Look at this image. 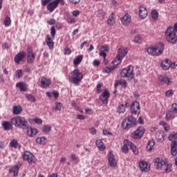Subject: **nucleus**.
I'll use <instances>...</instances> for the list:
<instances>
[{
	"instance_id": "nucleus-1",
	"label": "nucleus",
	"mask_w": 177,
	"mask_h": 177,
	"mask_svg": "<svg viewBox=\"0 0 177 177\" xmlns=\"http://www.w3.org/2000/svg\"><path fill=\"white\" fill-rule=\"evenodd\" d=\"M177 24H175L174 27L169 26L165 32V37L167 41V42H169V44H173L175 45L177 42Z\"/></svg>"
},
{
	"instance_id": "nucleus-2",
	"label": "nucleus",
	"mask_w": 177,
	"mask_h": 177,
	"mask_svg": "<svg viewBox=\"0 0 177 177\" xmlns=\"http://www.w3.org/2000/svg\"><path fill=\"white\" fill-rule=\"evenodd\" d=\"M11 122L15 128L19 129H28V122L26 120V118L21 116H17L11 118Z\"/></svg>"
},
{
	"instance_id": "nucleus-3",
	"label": "nucleus",
	"mask_w": 177,
	"mask_h": 177,
	"mask_svg": "<svg viewBox=\"0 0 177 177\" xmlns=\"http://www.w3.org/2000/svg\"><path fill=\"white\" fill-rule=\"evenodd\" d=\"M165 48L164 44L158 43L153 46H150L147 48V52L151 56H160L164 53Z\"/></svg>"
},
{
	"instance_id": "nucleus-4",
	"label": "nucleus",
	"mask_w": 177,
	"mask_h": 177,
	"mask_svg": "<svg viewBox=\"0 0 177 177\" xmlns=\"http://www.w3.org/2000/svg\"><path fill=\"white\" fill-rule=\"evenodd\" d=\"M84 78V75L79 69H75L73 71L71 72V75L68 77L70 82L75 84V85H80V82L82 81Z\"/></svg>"
},
{
	"instance_id": "nucleus-5",
	"label": "nucleus",
	"mask_w": 177,
	"mask_h": 177,
	"mask_svg": "<svg viewBox=\"0 0 177 177\" xmlns=\"http://www.w3.org/2000/svg\"><path fill=\"white\" fill-rule=\"evenodd\" d=\"M136 125V119L133 116L130 115L126 118L122 123L123 129H131L132 127Z\"/></svg>"
},
{
	"instance_id": "nucleus-6",
	"label": "nucleus",
	"mask_w": 177,
	"mask_h": 177,
	"mask_svg": "<svg viewBox=\"0 0 177 177\" xmlns=\"http://www.w3.org/2000/svg\"><path fill=\"white\" fill-rule=\"evenodd\" d=\"M120 77L122 78H128L129 81L133 80V66L129 65L128 68H123L120 72Z\"/></svg>"
},
{
	"instance_id": "nucleus-7",
	"label": "nucleus",
	"mask_w": 177,
	"mask_h": 177,
	"mask_svg": "<svg viewBox=\"0 0 177 177\" xmlns=\"http://www.w3.org/2000/svg\"><path fill=\"white\" fill-rule=\"evenodd\" d=\"M51 1H50V3L47 5V10L50 12V13H52V12H53V10H55V9L57 8V6H59V3H60L62 6L64 5V0H54V1L51 0Z\"/></svg>"
},
{
	"instance_id": "nucleus-8",
	"label": "nucleus",
	"mask_w": 177,
	"mask_h": 177,
	"mask_svg": "<svg viewBox=\"0 0 177 177\" xmlns=\"http://www.w3.org/2000/svg\"><path fill=\"white\" fill-rule=\"evenodd\" d=\"M128 54V50L124 48H120L118 49V55L116 57V60L118 63L116 64V66H118V64H121V62L124 57H125V55Z\"/></svg>"
},
{
	"instance_id": "nucleus-9",
	"label": "nucleus",
	"mask_w": 177,
	"mask_h": 177,
	"mask_svg": "<svg viewBox=\"0 0 177 177\" xmlns=\"http://www.w3.org/2000/svg\"><path fill=\"white\" fill-rule=\"evenodd\" d=\"M23 159L25 160V161H27L28 164H32L37 162V159L35 158V156L30 152V151H25L23 154Z\"/></svg>"
},
{
	"instance_id": "nucleus-10",
	"label": "nucleus",
	"mask_w": 177,
	"mask_h": 177,
	"mask_svg": "<svg viewBox=\"0 0 177 177\" xmlns=\"http://www.w3.org/2000/svg\"><path fill=\"white\" fill-rule=\"evenodd\" d=\"M35 56H37V54L32 51V48L31 47H28L27 49V62L30 64H32V63H34L35 60Z\"/></svg>"
},
{
	"instance_id": "nucleus-11",
	"label": "nucleus",
	"mask_w": 177,
	"mask_h": 177,
	"mask_svg": "<svg viewBox=\"0 0 177 177\" xmlns=\"http://www.w3.org/2000/svg\"><path fill=\"white\" fill-rule=\"evenodd\" d=\"M145 133V127H139L134 132L131 133L133 139H139L142 138Z\"/></svg>"
},
{
	"instance_id": "nucleus-12",
	"label": "nucleus",
	"mask_w": 177,
	"mask_h": 177,
	"mask_svg": "<svg viewBox=\"0 0 177 177\" xmlns=\"http://www.w3.org/2000/svg\"><path fill=\"white\" fill-rule=\"evenodd\" d=\"M109 97L110 92H109V90L107 88H105L104 92L100 96V99L104 104H107V103H109Z\"/></svg>"
},
{
	"instance_id": "nucleus-13",
	"label": "nucleus",
	"mask_w": 177,
	"mask_h": 177,
	"mask_svg": "<svg viewBox=\"0 0 177 177\" xmlns=\"http://www.w3.org/2000/svg\"><path fill=\"white\" fill-rule=\"evenodd\" d=\"M131 111L132 114H134L136 115V114L140 113V105L139 104V102L135 101L132 103L131 106Z\"/></svg>"
},
{
	"instance_id": "nucleus-14",
	"label": "nucleus",
	"mask_w": 177,
	"mask_h": 177,
	"mask_svg": "<svg viewBox=\"0 0 177 177\" xmlns=\"http://www.w3.org/2000/svg\"><path fill=\"white\" fill-rule=\"evenodd\" d=\"M147 7L145 5H141L139 8V16L141 19H145L147 17Z\"/></svg>"
},
{
	"instance_id": "nucleus-15",
	"label": "nucleus",
	"mask_w": 177,
	"mask_h": 177,
	"mask_svg": "<svg viewBox=\"0 0 177 177\" xmlns=\"http://www.w3.org/2000/svg\"><path fill=\"white\" fill-rule=\"evenodd\" d=\"M153 162L156 164V169H162V167H165V165L167 164L165 160L160 158L154 159Z\"/></svg>"
},
{
	"instance_id": "nucleus-16",
	"label": "nucleus",
	"mask_w": 177,
	"mask_h": 177,
	"mask_svg": "<svg viewBox=\"0 0 177 177\" xmlns=\"http://www.w3.org/2000/svg\"><path fill=\"white\" fill-rule=\"evenodd\" d=\"M158 80L160 84H166L167 85H171L172 84V79L167 76L160 75Z\"/></svg>"
},
{
	"instance_id": "nucleus-17",
	"label": "nucleus",
	"mask_w": 177,
	"mask_h": 177,
	"mask_svg": "<svg viewBox=\"0 0 177 177\" xmlns=\"http://www.w3.org/2000/svg\"><path fill=\"white\" fill-rule=\"evenodd\" d=\"M26 57V52L21 51L15 57V62L17 64H19L21 62H23L24 60V58Z\"/></svg>"
},
{
	"instance_id": "nucleus-18",
	"label": "nucleus",
	"mask_w": 177,
	"mask_h": 177,
	"mask_svg": "<svg viewBox=\"0 0 177 177\" xmlns=\"http://www.w3.org/2000/svg\"><path fill=\"white\" fill-rule=\"evenodd\" d=\"M108 160L110 167H117V160H115V158H114V154H113V151H109Z\"/></svg>"
},
{
	"instance_id": "nucleus-19",
	"label": "nucleus",
	"mask_w": 177,
	"mask_h": 177,
	"mask_svg": "<svg viewBox=\"0 0 177 177\" xmlns=\"http://www.w3.org/2000/svg\"><path fill=\"white\" fill-rule=\"evenodd\" d=\"M139 167L140 171H142V172H147L149 171V169H150V165H149L147 162L143 160L140 162Z\"/></svg>"
},
{
	"instance_id": "nucleus-20",
	"label": "nucleus",
	"mask_w": 177,
	"mask_h": 177,
	"mask_svg": "<svg viewBox=\"0 0 177 177\" xmlns=\"http://www.w3.org/2000/svg\"><path fill=\"white\" fill-rule=\"evenodd\" d=\"M1 125L5 131H10L13 129V124L12 122L4 120L1 122Z\"/></svg>"
},
{
	"instance_id": "nucleus-21",
	"label": "nucleus",
	"mask_w": 177,
	"mask_h": 177,
	"mask_svg": "<svg viewBox=\"0 0 177 177\" xmlns=\"http://www.w3.org/2000/svg\"><path fill=\"white\" fill-rule=\"evenodd\" d=\"M110 50V47L109 46H102L100 48V56H102L104 60H106V57L107 56V53L106 52H109Z\"/></svg>"
},
{
	"instance_id": "nucleus-22",
	"label": "nucleus",
	"mask_w": 177,
	"mask_h": 177,
	"mask_svg": "<svg viewBox=\"0 0 177 177\" xmlns=\"http://www.w3.org/2000/svg\"><path fill=\"white\" fill-rule=\"evenodd\" d=\"M46 45L48 46L49 49H53L55 48V42H53V39L49 35H46Z\"/></svg>"
},
{
	"instance_id": "nucleus-23",
	"label": "nucleus",
	"mask_w": 177,
	"mask_h": 177,
	"mask_svg": "<svg viewBox=\"0 0 177 177\" xmlns=\"http://www.w3.org/2000/svg\"><path fill=\"white\" fill-rule=\"evenodd\" d=\"M124 143H127L128 146H130L134 154L138 155L139 153V151H138V148H136V146H135V145L132 143V142H131L129 140H125Z\"/></svg>"
},
{
	"instance_id": "nucleus-24",
	"label": "nucleus",
	"mask_w": 177,
	"mask_h": 177,
	"mask_svg": "<svg viewBox=\"0 0 177 177\" xmlns=\"http://www.w3.org/2000/svg\"><path fill=\"white\" fill-rule=\"evenodd\" d=\"M169 67H171V60L165 59L161 62V68L162 70H169Z\"/></svg>"
},
{
	"instance_id": "nucleus-25",
	"label": "nucleus",
	"mask_w": 177,
	"mask_h": 177,
	"mask_svg": "<svg viewBox=\"0 0 177 177\" xmlns=\"http://www.w3.org/2000/svg\"><path fill=\"white\" fill-rule=\"evenodd\" d=\"M156 138L159 142H164V140H165V136L164 135V131H158L156 133Z\"/></svg>"
},
{
	"instance_id": "nucleus-26",
	"label": "nucleus",
	"mask_w": 177,
	"mask_h": 177,
	"mask_svg": "<svg viewBox=\"0 0 177 177\" xmlns=\"http://www.w3.org/2000/svg\"><path fill=\"white\" fill-rule=\"evenodd\" d=\"M95 145L100 151H104V150H106V147L103 144V141L102 140H97L95 142Z\"/></svg>"
},
{
	"instance_id": "nucleus-27",
	"label": "nucleus",
	"mask_w": 177,
	"mask_h": 177,
	"mask_svg": "<svg viewBox=\"0 0 177 177\" xmlns=\"http://www.w3.org/2000/svg\"><path fill=\"white\" fill-rule=\"evenodd\" d=\"M23 111V108L21 106H14L12 109V114L15 115H19V114H21V112Z\"/></svg>"
},
{
	"instance_id": "nucleus-28",
	"label": "nucleus",
	"mask_w": 177,
	"mask_h": 177,
	"mask_svg": "<svg viewBox=\"0 0 177 177\" xmlns=\"http://www.w3.org/2000/svg\"><path fill=\"white\" fill-rule=\"evenodd\" d=\"M50 80L47 79L46 77H43L41 78V88H48V86H49V85H50Z\"/></svg>"
},
{
	"instance_id": "nucleus-29",
	"label": "nucleus",
	"mask_w": 177,
	"mask_h": 177,
	"mask_svg": "<svg viewBox=\"0 0 177 177\" xmlns=\"http://www.w3.org/2000/svg\"><path fill=\"white\" fill-rule=\"evenodd\" d=\"M38 133V130L37 129H33L32 127H30L27 130V135L28 136H30V138H32L33 136H35Z\"/></svg>"
},
{
	"instance_id": "nucleus-30",
	"label": "nucleus",
	"mask_w": 177,
	"mask_h": 177,
	"mask_svg": "<svg viewBox=\"0 0 177 177\" xmlns=\"http://www.w3.org/2000/svg\"><path fill=\"white\" fill-rule=\"evenodd\" d=\"M177 142L176 141H174L171 144V156H176L177 154Z\"/></svg>"
},
{
	"instance_id": "nucleus-31",
	"label": "nucleus",
	"mask_w": 177,
	"mask_h": 177,
	"mask_svg": "<svg viewBox=\"0 0 177 177\" xmlns=\"http://www.w3.org/2000/svg\"><path fill=\"white\" fill-rule=\"evenodd\" d=\"M16 87L19 88L21 92H26L27 91V84L25 82H18L16 84Z\"/></svg>"
},
{
	"instance_id": "nucleus-32",
	"label": "nucleus",
	"mask_w": 177,
	"mask_h": 177,
	"mask_svg": "<svg viewBox=\"0 0 177 177\" xmlns=\"http://www.w3.org/2000/svg\"><path fill=\"white\" fill-rule=\"evenodd\" d=\"M132 19L131 15L128 13H126L122 17L120 18V21L122 23H131Z\"/></svg>"
},
{
	"instance_id": "nucleus-33",
	"label": "nucleus",
	"mask_w": 177,
	"mask_h": 177,
	"mask_svg": "<svg viewBox=\"0 0 177 177\" xmlns=\"http://www.w3.org/2000/svg\"><path fill=\"white\" fill-rule=\"evenodd\" d=\"M10 174H13V176H17L19 175V166L15 165L12 167L9 170Z\"/></svg>"
},
{
	"instance_id": "nucleus-34",
	"label": "nucleus",
	"mask_w": 177,
	"mask_h": 177,
	"mask_svg": "<svg viewBox=\"0 0 177 177\" xmlns=\"http://www.w3.org/2000/svg\"><path fill=\"white\" fill-rule=\"evenodd\" d=\"M84 59V55H80L76 58L73 59V64L75 66H78V64H81V62H82V59Z\"/></svg>"
},
{
	"instance_id": "nucleus-35",
	"label": "nucleus",
	"mask_w": 177,
	"mask_h": 177,
	"mask_svg": "<svg viewBox=\"0 0 177 177\" xmlns=\"http://www.w3.org/2000/svg\"><path fill=\"white\" fill-rule=\"evenodd\" d=\"M154 145H156V142H154V140H149L147 145V151H151V150H153V148L154 147Z\"/></svg>"
},
{
	"instance_id": "nucleus-36",
	"label": "nucleus",
	"mask_w": 177,
	"mask_h": 177,
	"mask_svg": "<svg viewBox=\"0 0 177 177\" xmlns=\"http://www.w3.org/2000/svg\"><path fill=\"white\" fill-rule=\"evenodd\" d=\"M36 142L39 145H45L46 143V137H38L36 138Z\"/></svg>"
},
{
	"instance_id": "nucleus-37",
	"label": "nucleus",
	"mask_w": 177,
	"mask_h": 177,
	"mask_svg": "<svg viewBox=\"0 0 177 177\" xmlns=\"http://www.w3.org/2000/svg\"><path fill=\"white\" fill-rule=\"evenodd\" d=\"M166 118L167 120H174L175 116H174V112L171 111H169L166 113Z\"/></svg>"
},
{
	"instance_id": "nucleus-38",
	"label": "nucleus",
	"mask_w": 177,
	"mask_h": 177,
	"mask_svg": "<svg viewBox=\"0 0 177 177\" xmlns=\"http://www.w3.org/2000/svg\"><path fill=\"white\" fill-rule=\"evenodd\" d=\"M26 97L28 102H30V103H35V97L32 96V95L26 94Z\"/></svg>"
},
{
	"instance_id": "nucleus-39",
	"label": "nucleus",
	"mask_w": 177,
	"mask_h": 177,
	"mask_svg": "<svg viewBox=\"0 0 177 177\" xmlns=\"http://www.w3.org/2000/svg\"><path fill=\"white\" fill-rule=\"evenodd\" d=\"M160 125H162L164 128V130L165 131V132H168L169 131V125H168V124L164 121H161L160 122Z\"/></svg>"
},
{
	"instance_id": "nucleus-40",
	"label": "nucleus",
	"mask_w": 177,
	"mask_h": 177,
	"mask_svg": "<svg viewBox=\"0 0 177 177\" xmlns=\"http://www.w3.org/2000/svg\"><path fill=\"white\" fill-rule=\"evenodd\" d=\"M165 167H166V168L165 169V172L166 174H169V172H171V171H172V165H171V164H167V163H166V165H165Z\"/></svg>"
},
{
	"instance_id": "nucleus-41",
	"label": "nucleus",
	"mask_w": 177,
	"mask_h": 177,
	"mask_svg": "<svg viewBox=\"0 0 177 177\" xmlns=\"http://www.w3.org/2000/svg\"><path fill=\"white\" fill-rule=\"evenodd\" d=\"M10 147L17 149V146H19V142H17V140H12L10 142Z\"/></svg>"
},
{
	"instance_id": "nucleus-42",
	"label": "nucleus",
	"mask_w": 177,
	"mask_h": 177,
	"mask_svg": "<svg viewBox=\"0 0 177 177\" xmlns=\"http://www.w3.org/2000/svg\"><path fill=\"white\" fill-rule=\"evenodd\" d=\"M118 112L119 114H122V113L125 112V106L124 104H120L118 106Z\"/></svg>"
},
{
	"instance_id": "nucleus-43",
	"label": "nucleus",
	"mask_w": 177,
	"mask_h": 177,
	"mask_svg": "<svg viewBox=\"0 0 177 177\" xmlns=\"http://www.w3.org/2000/svg\"><path fill=\"white\" fill-rule=\"evenodd\" d=\"M51 129H52V127H50V125L46 124L43 127L42 131L43 132L48 133V132H50Z\"/></svg>"
},
{
	"instance_id": "nucleus-44",
	"label": "nucleus",
	"mask_w": 177,
	"mask_h": 177,
	"mask_svg": "<svg viewBox=\"0 0 177 177\" xmlns=\"http://www.w3.org/2000/svg\"><path fill=\"white\" fill-rule=\"evenodd\" d=\"M151 16H152V19L156 21V20L158 19V11L156 10H153L151 12Z\"/></svg>"
},
{
	"instance_id": "nucleus-45",
	"label": "nucleus",
	"mask_w": 177,
	"mask_h": 177,
	"mask_svg": "<svg viewBox=\"0 0 177 177\" xmlns=\"http://www.w3.org/2000/svg\"><path fill=\"white\" fill-rule=\"evenodd\" d=\"M62 107H63V104H62V102H55V111H60Z\"/></svg>"
},
{
	"instance_id": "nucleus-46",
	"label": "nucleus",
	"mask_w": 177,
	"mask_h": 177,
	"mask_svg": "<svg viewBox=\"0 0 177 177\" xmlns=\"http://www.w3.org/2000/svg\"><path fill=\"white\" fill-rule=\"evenodd\" d=\"M15 77L17 78H21L23 77V71L21 69H19L15 72Z\"/></svg>"
},
{
	"instance_id": "nucleus-47",
	"label": "nucleus",
	"mask_w": 177,
	"mask_h": 177,
	"mask_svg": "<svg viewBox=\"0 0 177 177\" xmlns=\"http://www.w3.org/2000/svg\"><path fill=\"white\" fill-rule=\"evenodd\" d=\"M169 140L171 142L174 140H177V133L175 134H170L168 137Z\"/></svg>"
},
{
	"instance_id": "nucleus-48",
	"label": "nucleus",
	"mask_w": 177,
	"mask_h": 177,
	"mask_svg": "<svg viewBox=\"0 0 177 177\" xmlns=\"http://www.w3.org/2000/svg\"><path fill=\"white\" fill-rule=\"evenodd\" d=\"M118 63V61H117V59H115L114 61H113V66L111 67H109L111 71H114V70H115L117 68V64Z\"/></svg>"
},
{
	"instance_id": "nucleus-49",
	"label": "nucleus",
	"mask_w": 177,
	"mask_h": 177,
	"mask_svg": "<svg viewBox=\"0 0 177 177\" xmlns=\"http://www.w3.org/2000/svg\"><path fill=\"white\" fill-rule=\"evenodd\" d=\"M50 34H51V37L53 38V39H55V37L56 35V28H55V26H52L50 28Z\"/></svg>"
},
{
	"instance_id": "nucleus-50",
	"label": "nucleus",
	"mask_w": 177,
	"mask_h": 177,
	"mask_svg": "<svg viewBox=\"0 0 177 177\" xmlns=\"http://www.w3.org/2000/svg\"><path fill=\"white\" fill-rule=\"evenodd\" d=\"M135 44H142V37L140 35H137L134 37Z\"/></svg>"
},
{
	"instance_id": "nucleus-51",
	"label": "nucleus",
	"mask_w": 177,
	"mask_h": 177,
	"mask_svg": "<svg viewBox=\"0 0 177 177\" xmlns=\"http://www.w3.org/2000/svg\"><path fill=\"white\" fill-rule=\"evenodd\" d=\"M115 20V17H114V13H111L108 19V23H114Z\"/></svg>"
},
{
	"instance_id": "nucleus-52",
	"label": "nucleus",
	"mask_w": 177,
	"mask_h": 177,
	"mask_svg": "<svg viewBox=\"0 0 177 177\" xmlns=\"http://www.w3.org/2000/svg\"><path fill=\"white\" fill-rule=\"evenodd\" d=\"M128 150H129V149L128 148V143L124 142V145L122 147V151H123V153H127Z\"/></svg>"
},
{
	"instance_id": "nucleus-53",
	"label": "nucleus",
	"mask_w": 177,
	"mask_h": 177,
	"mask_svg": "<svg viewBox=\"0 0 177 177\" xmlns=\"http://www.w3.org/2000/svg\"><path fill=\"white\" fill-rule=\"evenodd\" d=\"M103 134L105 136H109V135L110 136H113V133H111L109 129H104L103 130Z\"/></svg>"
},
{
	"instance_id": "nucleus-54",
	"label": "nucleus",
	"mask_w": 177,
	"mask_h": 177,
	"mask_svg": "<svg viewBox=\"0 0 177 177\" xmlns=\"http://www.w3.org/2000/svg\"><path fill=\"white\" fill-rule=\"evenodd\" d=\"M71 49L70 48L66 47L64 50V55H71Z\"/></svg>"
},
{
	"instance_id": "nucleus-55",
	"label": "nucleus",
	"mask_w": 177,
	"mask_h": 177,
	"mask_svg": "<svg viewBox=\"0 0 177 177\" xmlns=\"http://www.w3.org/2000/svg\"><path fill=\"white\" fill-rule=\"evenodd\" d=\"M171 110L175 113L177 114V104L174 103L171 106Z\"/></svg>"
},
{
	"instance_id": "nucleus-56",
	"label": "nucleus",
	"mask_w": 177,
	"mask_h": 177,
	"mask_svg": "<svg viewBox=\"0 0 177 177\" xmlns=\"http://www.w3.org/2000/svg\"><path fill=\"white\" fill-rule=\"evenodd\" d=\"M51 1L52 0H41L42 6H46V5H49Z\"/></svg>"
},
{
	"instance_id": "nucleus-57",
	"label": "nucleus",
	"mask_w": 177,
	"mask_h": 177,
	"mask_svg": "<svg viewBox=\"0 0 177 177\" xmlns=\"http://www.w3.org/2000/svg\"><path fill=\"white\" fill-rule=\"evenodd\" d=\"M165 95H166V96L169 97L174 95V91L169 90V91H166Z\"/></svg>"
},
{
	"instance_id": "nucleus-58",
	"label": "nucleus",
	"mask_w": 177,
	"mask_h": 177,
	"mask_svg": "<svg viewBox=\"0 0 177 177\" xmlns=\"http://www.w3.org/2000/svg\"><path fill=\"white\" fill-rule=\"evenodd\" d=\"M33 121L36 123L38 124L39 125L42 124V120L41 118H35Z\"/></svg>"
},
{
	"instance_id": "nucleus-59",
	"label": "nucleus",
	"mask_w": 177,
	"mask_h": 177,
	"mask_svg": "<svg viewBox=\"0 0 177 177\" xmlns=\"http://www.w3.org/2000/svg\"><path fill=\"white\" fill-rule=\"evenodd\" d=\"M120 85L122 88H127V81L124 80H120Z\"/></svg>"
},
{
	"instance_id": "nucleus-60",
	"label": "nucleus",
	"mask_w": 177,
	"mask_h": 177,
	"mask_svg": "<svg viewBox=\"0 0 177 177\" xmlns=\"http://www.w3.org/2000/svg\"><path fill=\"white\" fill-rule=\"evenodd\" d=\"M72 15H73V16H74L75 17H77V16L80 15V10H74V11L72 12Z\"/></svg>"
},
{
	"instance_id": "nucleus-61",
	"label": "nucleus",
	"mask_w": 177,
	"mask_h": 177,
	"mask_svg": "<svg viewBox=\"0 0 177 177\" xmlns=\"http://www.w3.org/2000/svg\"><path fill=\"white\" fill-rule=\"evenodd\" d=\"M77 118L78 120H86V116L84 115H77Z\"/></svg>"
},
{
	"instance_id": "nucleus-62",
	"label": "nucleus",
	"mask_w": 177,
	"mask_h": 177,
	"mask_svg": "<svg viewBox=\"0 0 177 177\" xmlns=\"http://www.w3.org/2000/svg\"><path fill=\"white\" fill-rule=\"evenodd\" d=\"M93 66H96L97 67L100 64V61H99L97 59H95L93 62Z\"/></svg>"
},
{
	"instance_id": "nucleus-63",
	"label": "nucleus",
	"mask_w": 177,
	"mask_h": 177,
	"mask_svg": "<svg viewBox=\"0 0 177 177\" xmlns=\"http://www.w3.org/2000/svg\"><path fill=\"white\" fill-rule=\"evenodd\" d=\"M53 95L55 97V99H57L59 97V92L54 91H53Z\"/></svg>"
},
{
	"instance_id": "nucleus-64",
	"label": "nucleus",
	"mask_w": 177,
	"mask_h": 177,
	"mask_svg": "<svg viewBox=\"0 0 177 177\" xmlns=\"http://www.w3.org/2000/svg\"><path fill=\"white\" fill-rule=\"evenodd\" d=\"M89 132H90L91 135H95L96 133V129L91 128V129H90Z\"/></svg>"
}]
</instances>
